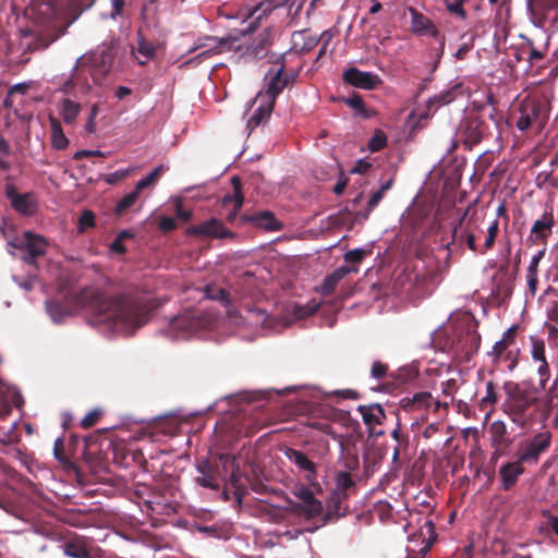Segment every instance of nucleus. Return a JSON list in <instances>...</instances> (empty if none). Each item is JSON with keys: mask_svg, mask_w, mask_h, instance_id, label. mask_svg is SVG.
<instances>
[{"mask_svg": "<svg viewBox=\"0 0 558 558\" xmlns=\"http://www.w3.org/2000/svg\"><path fill=\"white\" fill-rule=\"evenodd\" d=\"M523 462L517 459L513 462H507L499 469V475L501 478V486L504 490H509L513 487L518 478L524 472Z\"/></svg>", "mask_w": 558, "mask_h": 558, "instance_id": "obj_20", "label": "nucleus"}, {"mask_svg": "<svg viewBox=\"0 0 558 558\" xmlns=\"http://www.w3.org/2000/svg\"><path fill=\"white\" fill-rule=\"evenodd\" d=\"M155 46L144 39L138 41V52L145 58H151L155 54Z\"/></svg>", "mask_w": 558, "mask_h": 558, "instance_id": "obj_56", "label": "nucleus"}, {"mask_svg": "<svg viewBox=\"0 0 558 558\" xmlns=\"http://www.w3.org/2000/svg\"><path fill=\"white\" fill-rule=\"evenodd\" d=\"M276 63H279V68L271 74L267 84L266 92L259 93L257 98H267L276 104L278 95L288 86L287 80L283 78L284 73V56H280Z\"/></svg>", "mask_w": 558, "mask_h": 558, "instance_id": "obj_14", "label": "nucleus"}, {"mask_svg": "<svg viewBox=\"0 0 558 558\" xmlns=\"http://www.w3.org/2000/svg\"><path fill=\"white\" fill-rule=\"evenodd\" d=\"M475 231H481V228L474 221L470 220L466 223L465 231L461 234V238L472 252L478 253L480 245H476Z\"/></svg>", "mask_w": 558, "mask_h": 558, "instance_id": "obj_35", "label": "nucleus"}, {"mask_svg": "<svg viewBox=\"0 0 558 558\" xmlns=\"http://www.w3.org/2000/svg\"><path fill=\"white\" fill-rule=\"evenodd\" d=\"M508 347H509V343H507L506 340L500 339L493 347V351L490 354L498 362L502 361L504 359L511 360L510 364L508 365V368L510 371H512L515 367L517 362L514 359H511V352L507 351Z\"/></svg>", "mask_w": 558, "mask_h": 558, "instance_id": "obj_32", "label": "nucleus"}, {"mask_svg": "<svg viewBox=\"0 0 558 558\" xmlns=\"http://www.w3.org/2000/svg\"><path fill=\"white\" fill-rule=\"evenodd\" d=\"M456 135L458 141L471 148L489 135V126L480 116L469 113L460 121Z\"/></svg>", "mask_w": 558, "mask_h": 558, "instance_id": "obj_4", "label": "nucleus"}, {"mask_svg": "<svg viewBox=\"0 0 558 558\" xmlns=\"http://www.w3.org/2000/svg\"><path fill=\"white\" fill-rule=\"evenodd\" d=\"M236 38H220L217 40V45L210 49L202 51L197 58H209L213 54L221 53L225 50H231L234 48Z\"/></svg>", "mask_w": 558, "mask_h": 558, "instance_id": "obj_34", "label": "nucleus"}, {"mask_svg": "<svg viewBox=\"0 0 558 558\" xmlns=\"http://www.w3.org/2000/svg\"><path fill=\"white\" fill-rule=\"evenodd\" d=\"M46 308L54 323H60L65 316L63 306L54 300L47 301Z\"/></svg>", "mask_w": 558, "mask_h": 558, "instance_id": "obj_43", "label": "nucleus"}, {"mask_svg": "<svg viewBox=\"0 0 558 558\" xmlns=\"http://www.w3.org/2000/svg\"><path fill=\"white\" fill-rule=\"evenodd\" d=\"M296 0H262L255 8L254 12L263 11V14L270 13L274 9L279 7H293Z\"/></svg>", "mask_w": 558, "mask_h": 558, "instance_id": "obj_41", "label": "nucleus"}, {"mask_svg": "<svg viewBox=\"0 0 558 558\" xmlns=\"http://www.w3.org/2000/svg\"><path fill=\"white\" fill-rule=\"evenodd\" d=\"M158 227L163 232H170L177 229V222L174 218L165 216L159 220Z\"/></svg>", "mask_w": 558, "mask_h": 558, "instance_id": "obj_58", "label": "nucleus"}, {"mask_svg": "<svg viewBox=\"0 0 558 558\" xmlns=\"http://www.w3.org/2000/svg\"><path fill=\"white\" fill-rule=\"evenodd\" d=\"M323 504L315 499L308 504H298L294 506V511L302 513L306 519H313L323 513Z\"/></svg>", "mask_w": 558, "mask_h": 558, "instance_id": "obj_33", "label": "nucleus"}, {"mask_svg": "<svg viewBox=\"0 0 558 558\" xmlns=\"http://www.w3.org/2000/svg\"><path fill=\"white\" fill-rule=\"evenodd\" d=\"M270 45L269 36L266 33L259 34L250 47L246 53L253 58L259 59L266 54V50Z\"/></svg>", "mask_w": 558, "mask_h": 558, "instance_id": "obj_31", "label": "nucleus"}, {"mask_svg": "<svg viewBox=\"0 0 558 558\" xmlns=\"http://www.w3.org/2000/svg\"><path fill=\"white\" fill-rule=\"evenodd\" d=\"M63 32H60L58 34L51 35V36H44L40 35L36 38L35 47L34 49H46L50 44L56 41L59 36H61Z\"/></svg>", "mask_w": 558, "mask_h": 558, "instance_id": "obj_53", "label": "nucleus"}, {"mask_svg": "<svg viewBox=\"0 0 558 558\" xmlns=\"http://www.w3.org/2000/svg\"><path fill=\"white\" fill-rule=\"evenodd\" d=\"M492 447L495 449V456H501L512 444V439L508 433L507 425L504 421H494L488 428Z\"/></svg>", "mask_w": 558, "mask_h": 558, "instance_id": "obj_13", "label": "nucleus"}, {"mask_svg": "<svg viewBox=\"0 0 558 558\" xmlns=\"http://www.w3.org/2000/svg\"><path fill=\"white\" fill-rule=\"evenodd\" d=\"M401 408L407 412L420 411L422 414L420 417L425 420V413L437 412L440 407H447V403H441L438 400H434L433 396L427 391L416 392L412 397H405L400 400Z\"/></svg>", "mask_w": 558, "mask_h": 558, "instance_id": "obj_7", "label": "nucleus"}, {"mask_svg": "<svg viewBox=\"0 0 558 558\" xmlns=\"http://www.w3.org/2000/svg\"><path fill=\"white\" fill-rule=\"evenodd\" d=\"M197 469L202 475L197 476L195 478V482L199 486L210 488V489L219 488L216 477L213 474V468L208 462H204L203 464H199Z\"/></svg>", "mask_w": 558, "mask_h": 558, "instance_id": "obj_30", "label": "nucleus"}, {"mask_svg": "<svg viewBox=\"0 0 558 558\" xmlns=\"http://www.w3.org/2000/svg\"><path fill=\"white\" fill-rule=\"evenodd\" d=\"M388 366L380 361H375L371 368V375L376 379H381L387 375Z\"/></svg>", "mask_w": 558, "mask_h": 558, "instance_id": "obj_55", "label": "nucleus"}, {"mask_svg": "<svg viewBox=\"0 0 558 558\" xmlns=\"http://www.w3.org/2000/svg\"><path fill=\"white\" fill-rule=\"evenodd\" d=\"M231 184L233 194L223 197V203H233V209L227 216V221L230 223L234 221L244 203L241 179L238 175L232 177Z\"/></svg>", "mask_w": 558, "mask_h": 558, "instance_id": "obj_21", "label": "nucleus"}, {"mask_svg": "<svg viewBox=\"0 0 558 558\" xmlns=\"http://www.w3.org/2000/svg\"><path fill=\"white\" fill-rule=\"evenodd\" d=\"M81 109V104L72 100L70 97H64L59 101V114L66 125L75 123Z\"/></svg>", "mask_w": 558, "mask_h": 558, "instance_id": "obj_26", "label": "nucleus"}, {"mask_svg": "<svg viewBox=\"0 0 558 558\" xmlns=\"http://www.w3.org/2000/svg\"><path fill=\"white\" fill-rule=\"evenodd\" d=\"M242 223H251L253 227L262 228L267 231H279L283 228L275 214L270 210H262L254 214H244L240 218Z\"/></svg>", "mask_w": 558, "mask_h": 558, "instance_id": "obj_15", "label": "nucleus"}, {"mask_svg": "<svg viewBox=\"0 0 558 558\" xmlns=\"http://www.w3.org/2000/svg\"><path fill=\"white\" fill-rule=\"evenodd\" d=\"M332 395L340 397L342 399H351V400H357L361 398V395L353 389L336 390L332 392Z\"/></svg>", "mask_w": 558, "mask_h": 558, "instance_id": "obj_61", "label": "nucleus"}, {"mask_svg": "<svg viewBox=\"0 0 558 558\" xmlns=\"http://www.w3.org/2000/svg\"><path fill=\"white\" fill-rule=\"evenodd\" d=\"M100 416L101 412L99 410H92L82 418L81 426L85 429H88L98 423Z\"/></svg>", "mask_w": 558, "mask_h": 558, "instance_id": "obj_50", "label": "nucleus"}, {"mask_svg": "<svg viewBox=\"0 0 558 558\" xmlns=\"http://www.w3.org/2000/svg\"><path fill=\"white\" fill-rule=\"evenodd\" d=\"M77 299L96 316L97 323L119 331L137 329L148 320L150 307L129 293L109 296L99 289H84Z\"/></svg>", "mask_w": 558, "mask_h": 558, "instance_id": "obj_1", "label": "nucleus"}, {"mask_svg": "<svg viewBox=\"0 0 558 558\" xmlns=\"http://www.w3.org/2000/svg\"><path fill=\"white\" fill-rule=\"evenodd\" d=\"M549 118V104L545 97L527 95L521 99L512 113L513 123L521 132H541Z\"/></svg>", "mask_w": 558, "mask_h": 558, "instance_id": "obj_3", "label": "nucleus"}, {"mask_svg": "<svg viewBox=\"0 0 558 558\" xmlns=\"http://www.w3.org/2000/svg\"><path fill=\"white\" fill-rule=\"evenodd\" d=\"M551 444V433L546 430L536 434L532 439L526 440L518 450V459L523 463H536L539 456L547 451Z\"/></svg>", "mask_w": 558, "mask_h": 558, "instance_id": "obj_5", "label": "nucleus"}, {"mask_svg": "<svg viewBox=\"0 0 558 558\" xmlns=\"http://www.w3.org/2000/svg\"><path fill=\"white\" fill-rule=\"evenodd\" d=\"M392 184H393V180L389 179L388 181L383 183L381 186L371 195V197L367 202V210L364 214V218H367L368 214L380 203L385 193L391 189Z\"/></svg>", "mask_w": 558, "mask_h": 558, "instance_id": "obj_36", "label": "nucleus"}, {"mask_svg": "<svg viewBox=\"0 0 558 558\" xmlns=\"http://www.w3.org/2000/svg\"><path fill=\"white\" fill-rule=\"evenodd\" d=\"M345 104L354 109L361 116L368 118L367 109L361 95L354 94L353 96L345 99Z\"/></svg>", "mask_w": 558, "mask_h": 558, "instance_id": "obj_44", "label": "nucleus"}, {"mask_svg": "<svg viewBox=\"0 0 558 558\" xmlns=\"http://www.w3.org/2000/svg\"><path fill=\"white\" fill-rule=\"evenodd\" d=\"M526 281H527L529 291L531 292L532 295H535V293L537 291V286H538L537 272L526 271Z\"/></svg>", "mask_w": 558, "mask_h": 558, "instance_id": "obj_60", "label": "nucleus"}, {"mask_svg": "<svg viewBox=\"0 0 558 558\" xmlns=\"http://www.w3.org/2000/svg\"><path fill=\"white\" fill-rule=\"evenodd\" d=\"M197 531L214 537L221 536L220 529L217 527L216 525H198Z\"/></svg>", "mask_w": 558, "mask_h": 558, "instance_id": "obj_64", "label": "nucleus"}, {"mask_svg": "<svg viewBox=\"0 0 558 558\" xmlns=\"http://www.w3.org/2000/svg\"><path fill=\"white\" fill-rule=\"evenodd\" d=\"M359 269L354 266H347V265H343V266H340L339 268H337L333 272H331L330 275H328L322 286H320V293L323 295H329L331 294L338 283L347 276L349 275L350 272H357Z\"/></svg>", "mask_w": 558, "mask_h": 558, "instance_id": "obj_23", "label": "nucleus"}, {"mask_svg": "<svg viewBox=\"0 0 558 558\" xmlns=\"http://www.w3.org/2000/svg\"><path fill=\"white\" fill-rule=\"evenodd\" d=\"M366 254H367V252L364 248H354V250L348 251L344 254L343 259L345 263H349V264H360V263H362V260L364 259Z\"/></svg>", "mask_w": 558, "mask_h": 558, "instance_id": "obj_48", "label": "nucleus"}, {"mask_svg": "<svg viewBox=\"0 0 558 558\" xmlns=\"http://www.w3.org/2000/svg\"><path fill=\"white\" fill-rule=\"evenodd\" d=\"M112 10L110 12V17L116 20L118 17L123 16L124 7L126 4V0H110Z\"/></svg>", "mask_w": 558, "mask_h": 558, "instance_id": "obj_54", "label": "nucleus"}, {"mask_svg": "<svg viewBox=\"0 0 558 558\" xmlns=\"http://www.w3.org/2000/svg\"><path fill=\"white\" fill-rule=\"evenodd\" d=\"M295 496L303 501V504H308L315 500L314 493L311 488L302 486L295 492Z\"/></svg>", "mask_w": 558, "mask_h": 558, "instance_id": "obj_57", "label": "nucleus"}, {"mask_svg": "<svg viewBox=\"0 0 558 558\" xmlns=\"http://www.w3.org/2000/svg\"><path fill=\"white\" fill-rule=\"evenodd\" d=\"M126 171L118 170L116 172L109 173L105 177V182L108 184H116L119 181L123 180L126 177Z\"/></svg>", "mask_w": 558, "mask_h": 558, "instance_id": "obj_62", "label": "nucleus"}, {"mask_svg": "<svg viewBox=\"0 0 558 558\" xmlns=\"http://www.w3.org/2000/svg\"><path fill=\"white\" fill-rule=\"evenodd\" d=\"M337 487L341 490H348L355 486V482L353 481L351 474L345 471H341L336 476Z\"/></svg>", "mask_w": 558, "mask_h": 558, "instance_id": "obj_45", "label": "nucleus"}, {"mask_svg": "<svg viewBox=\"0 0 558 558\" xmlns=\"http://www.w3.org/2000/svg\"><path fill=\"white\" fill-rule=\"evenodd\" d=\"M254 101H259V105L247 120V129L251 131L268 120L275 107V102L267 98L262 99L256 97Z\"/></svg>", "mask_w": 558, "mask_h": 558, "instance_id": "obj_24", "label": "nucleus"}, {"mask_svg": "<svg viewBox=\"0 0 558 558\" xmlns=\"http://www.w3.org/2000/svg\"><path fill=\"white\" fill-rule=\"evenodd\" d=\"M64 555L71 558H90L88 543L84 536L70 534L61 545Z\"/></svg>", "mask_w": 558, "mask_h": 558, "instance_id": "obj_18", "label": "nucleus"}, {"mask_svg": "<svg viewBox=\"0 0 558 558\" xmlns=\"http://www.w3.org/2000/svg\"><path fill=\"white\" fill-rule=\"evenodd\" d=\"M555 226V219L551 213H545L541 219L534 221L531 229V238L534 236V241H542L546 243L547 239L553 233Z\"/></svg>", "mask_w": 558, "mask_h": 558, "instance_id": "obj_22", "label": "nucleus"}, {"mask_svg": "<svg viewBox=\"0 0 558 558\" xmlns=\"http://www.w3.org/2000/svg\"><path fill=\"white\" fill-rule=\"evenodd\" d=\"M287 458L293 462L300 470L306 472L305 480L308 484L314 485L316 480V465L306 454L293 448H287Z\"/></svg>", "mask_w": 558, "mask_h": 558, "instance_id": "obj_17", "label": "nucleus"}, {"mask_svg": "<svg viewBox=\"0 0 558 558\" xmlns=\"http://www.w3.org/2000/svg\"><path fill=\"white\" fill-rule=\"evenodd\" d=\"M409 11L412 16L411 28L413 33L423 34L429 32L434 37L438 35V31L428 17L414 8H410Z\"/></svg>", "mask_w": 558, "mask_h": 558, "instance_id": "obj_27", "label": "nucleus"}, {"mask_svg": "<svg viewBox=\"0 0 558 558\" xmlns=\"http://www.w3.org/2000/svg\"><path fill=\"white\" fill-rule=\"evenodd\" d=\"M140 191H137L136 189H134L132 192H130L129 194L124 195L116 205V208H114V213L117 215H122L124 214L128 209H130L132 206H134V204L136 203V201L138 199V196H140Z\"/></svg>", "mask_w": 558, "mask_h": 558, "instance_id": "obj_40", "label": "nucleus"}, {"mask_svg": "<svg viewBox=\"0 0 558 558\" xmlns=\"http://www.w3.org/2000/svg\"><path fill=\"white\" fill-rule=\"evenodd\" d=\"M498 401V395L496 392V388L493 381H488L486 384V395L483 397L481 404L484 405L486 403L495 404Z\"/></svg>", "mask_w": 558, "mask_h": 558, "instance_id": "obj_52", "label": "nucleus"}, {"mask_svg": "<svg viewBox=\"0 0 558 558\" xmlns=\"http://www.w3.org/2000/svg\"><path fill=\"white\" fill-rule=\"evenodd\" d=\"M5 196L16 213L24 216H32L35 213L36 202L32 193L20 194L13 184H7Z\"/></svg>", "mask_w": 558, "mask_h": 558, "instance_id": "obj_11", "label": "nucleus"}, {"mask_svg": "<svg viewBox=\"0 0 558 558\" xmlns=\"http://www.w3.org/2000/svg\"><path fill=\"white\" fill-rule=\"evenodd\" d=\"M205 296L209 300L219 301L225 306H227L230 303L229 293L223 288L206 286Z\"/></svg>", "mask_w": 558, "mask_h": 558, "instance_id": "obj_42", "label": "nucleus"}, {"mask_svg": "<svg viewBox=\"0 0 558 558\" xmlns=\"http://www.w3.org/2000/svg\"><path fill=\"white\" fill-rule=\"evenodd\" d=\"M58 1L59 0H32L31 9L38 17L41 16L44 21H50L58 15Z\"/></svg>", "mask_w": 558, "mask_h": 558, "instance_id": "obj_25", "label": "nucleus"}, {"mask_svg": "<svg viewBox=\"0 0 558 558\" xmlns=\"http://www.w3.org/2000/svg\"><path fill=\"white\" fill-rule=\"evenodd\" d=\"M342 77L347 84L366 90L375 89L383 83L377 74L364 72L357 68H349L343 72Z\"/></svg>", "mask_w": 558, "mask_h": 558, "instance_id": "obj_10", "label": "nucleus"}, {"mask_svg": "<svg viewBox=\"0 0 558 558\" xmlns=\"http://www.w3.org/2000/svg\"><path fill=\"white\" fill-rule=\"evenodd\" d=\"M220 460L223 464V468L227 469L228 464L232 465L231 474L228 478V484L234 488L235 495L239 501H241L242 498V488L243 486L240 483V474H239V466H234V461L231 459L228 454H221Z\"/></svg>", "mask_w": 558, "mask_h": 558, "instance_id": "obj_29", "label": "nucleus"}, {"mask_svg": "<svg viewBox=\"0 0 558 558\" xmlns=\"http://www.w3.org/2000/svg\"><path fill=\"white\" fill-rule=\"evenodd\" d=\"M95 226V215L90 210H84L78 219V230L84 232L87 228Z\"/></svg>", "mask_w": 558, "mask_h": 558, "instance_id": "obj_49", "label": "nucleus"}, {"mask_svg": "<svg viewBox=\"0 0 558 558\" xmlns=\"http://www.w3.org/2000/svg\"><path fill=\"white\" fill-rule=\"evenodd\" d=\"M545 252H546V250L543 248V250L538 251L537 254H535L532 257L531 263L527 267L529 272H532V271L538 272V264H539L541 259L544 257Z\"/></svg>", "mask_w": 558, "mask_h": 558, "instance_id": "obj_63", "label": "nucleus"}, {"mask_svg": "<svg viewBox=\"0 0 558 558\" xmlns=\"http://www.w3.org/2000/svg\"><path fill=\"white\" fill-rule=\"evenodd\" d=\"M50 129H51V143L53 148L58 150L65 149L69 145V140L65 136L61 122L56 117H49Z\"/></svg>", "mask_w": 558, "mask_h": 558, "instance_id": "obj_28", "label": "nucleus"}, {"mask_svg": "<svg viewBox=\"0 0 558 558\" xmlns=\"http://www.w3.org/2000/svg\"><path fill=\"white\" fill-rule=\"evenodd\" d=\"M165 171L166 168L162 165L158 166L147 177L140 180L136 183L135 189L142 192L143 190L154 185L160 179Z\"/></svg>", "mask_w": 558, "mask_h": 558, "instance_id": "obj_39", "label": "nucleus"}, {"mask_svg": "<svg viewBox=\"0 0 558 558\" xmlns=\"http://www.w3.org/2000/svg\"><path fill=\"white\" fill-rule=\"evenodd\" d=\"M357 411L362 415L369 434H375L376 436L384 435V432H375V426L381 425L386 420V412L379 403L361 404L357 407Z\"/></svg>", "mask_w": 558, "mask_h": 558, "instance_id": "obj_16", "label": "nucleus"}, {"mask_svg": "<svg viewBox=\"0 0 558 558\" xmlns=\"http://www.w3.org/2000/svg\"><path fill=\"white\" fill-rule=\"evenodd\" d=\"M196 325L197 323L195 322V319L189 314L173 317L170 322V326L172 329H179L187 332H192L193 330H195Z\"/></svg>", "mask_w": 558, "mask_h": 558, "instance_id": "obj_37", "label": "nucleus"}, {"mask_svg": "<svg viewBox=\"0 0 558 558\" xmlns=\"http://www.w3.org/2000/svg\"><path fill=\"white\" fill-rule=\"evenodd\" d=\"M461 84H454L450 88L444 89L433 97L428 98L426 102V113L434 114L440 107L449 105L457 99L461 93Z\"/></svg>", "mask_w": 558, "mask_h": 558, "instance_id": "obj_19", "label": "nucleus"}, {"mask_svg": "<svg viewBox=\"0 0 558 558\" xmlns=\"http://www.w3.org/2000/svg\"><path fill=\"white\" fill-rule=\"evenodd\" d=\"M386 144H387L386 135L381 131H378L369 140L368 148L371 151L375 153V151H379L380 149H383L386 146Z\"/></svg>", "mask_w": 558, "mask_h": 558, "instance_id": "obj_46", "label": "nucleus"}, {"mask_svg": "<svg viewBox=\"0 0 558 558\" xmlns=\"http://www.w3.org/2000/svg\"><path fill=\"white\" fill-rule=\"evenodd\" d=\"M481 345V336L480 333L471 326L466 329L461 330L457 333L456 338L452 340L453 349L463 354V356L469 360L472 355H474Z\"/></svg>", "mask_w": 558, "mask_h": 558, "instance_id": "obj_9", "label": "nucleus"}, {"mask_svg": "<svg viewBox=\"0 0 558 558\" xmlns=\"http://www.w3.org/2000/svg\"><path fill=\"white\" fill-rule=\"evenodd\" d=\"M499 230V221L498 219L493 220L489 226L487 227V234L485 238V242L483 245H480L478 254H485L487 251L492 250L497 234Z\"/></svg>", "mask_w": 558, "mask_h": 558, "instance_id": "obj_38", "label": "nucleus"}, {"mask_svg": "<svg viewBox=\"0 0 558 558\" xmlns=\"http://www.w3.org/2000/svg\"><path fill=\"white\" fill-rule=\"evenodd\" d=\"M185 233L187 235L211 239H226L235 236V234L229 230L221 220L217 218H210L202 223L190 226L186 228Z\"/></svg>", "mask_w": 558, "mask_h": 558, "instance_id": "obj_8", "label": "nucleus"}, {"mask_svg": "<svg viewBox=\"0 0 558 558\" xmlns=\"http://www.w3.org/2000/svg\"><path fill=\"white\" fill-rule=\"evenodd\" d=\"M502 389L506 396L502 411L519 428L530 429L537 422L547 418V413L542 411L537 389L523 387L511 380L505 381Z\"/></svg>", "mask_w": 558, "mask_h": 558, "instance_id": "obj_2", "label": "nucleus"}, {"mask_svg": "<svg viewBox=\"0 0 558 558\" xmlns=\"http://www.w3.org/2000/svg\"><path fill=\"white\" fill-rule=\"evenodd\" d=\"M522 51L527 53V61L531 64L544 59L545 57V53L542 50L536 49L532 41H529L527 45L522 48Z\"/></svg>", "mask_w": 558, "mask_h": 558, "instance_id": "obj_47", "label": "nucleus"}, {"mask_svg": "<svg viewBox=\"0 0 558 558\" xmlns=\"http://www.w3.org/2000/svg\"><path fill=\"white\" fill-rule=\"evenodd\" d=\"M446 5L450 13L456 14L461 19L466 17V13L463 9V0H446Z\"/></svg>", "mask_w": 558, "mask_h": 558, "instance_id": "obj_51", "label": "nucleus"}, {"mask_svg": "<svg viewBox=\"0 0 558 558\" xmlns=\"http://www.w3.org/2000/svg\"><path fill=\"white\" fill-rule=\"evenodd\" d=\"M9 244L24 251L23 260L29 265H36L37 258L44 256L48 247V242L44 236L31 231L24 232V240L20 244H14L11 241Z\"/></svg>", "mask_w": 558, "mask_h": 558, "instance_id": "obj_6", "label": "nucleus"}, {"mask_svg": "<svg viewBox=\"0 0 558 558\" xmlns=\"http://www.w3.org/2000/svg\"><path fill=\"white\" fill-rule=\"evenodd\" d=\"M106 154L101 150H88V149H82L74 154L73 158L75 160H80L84 157H105Z\"/></svg>", "mask_w": 558, "mask_h": 558, "instance_id": "obj_59", "label": "nucleus"}, {"mask_svg": "<svg viewBox=\"0 0 558 558\" xmlns=\"http://www.w3.org/2000/svg\"><path fill=\"white\" fill-rule=\"evenodd\" d=\"M532 360L538 363L537 375L539 377L538 388L539 390H546L547 383L550 378V368L545 354V342L539 339H532Z\"/></svg>", "mask_w": 558, "mask_h": 558, "instance_id": "obj_12", "label": "nucleus"}]
</instances>
